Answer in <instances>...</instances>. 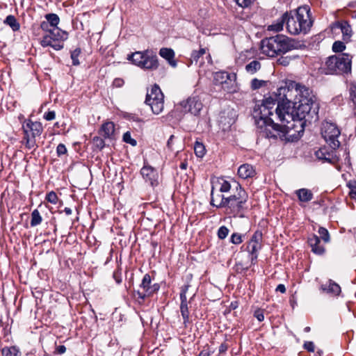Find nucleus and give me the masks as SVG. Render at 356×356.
Returning a JSON list of instances; mask_svg holds the SVG:
<instances>
[{
	"mask_svg": "<svg viewBox=\"0 0 356 356\" xmlns=\"http://www.w3.org/2000/svg\"><path fill=\"white\" fill-rule=\"evenodd\" d=\"M25 136L24 139L26 140V147L29 149H32L35 146V138H30L28 130H24Z\"/></svg>",
	"mask_w": 356,
	"mask_h": 356,
	"instance_id": "37",
	"label": "nucleus"
},
{
	"mask_svg": "<svg viewBox=\"0 0 356 356\" xmlns=\"http://www.w3.org/2000/svg\"><path fill=\"white\" fill-rule=\"evenodd\" d=\"M213 188H212V190H211V202H210V204L211 205H212L213 207H216L217 208H225V207H220V206H218V203L220 202V197H218V195H222L221 194H217L216 195H214L213 194Z\"/></svg>",
	"mask_w": 356,
	"mask_h": 356,
	"instance_id": "36",
	"label": "nucleus"
},
{
	"mask_svg": "<svg viewBox=\"0 0 356 356\" xmlns=\"http://www.w3.org/2000/svg\"><path fill=\"white\" fill-rule=\"evenodd\" d=\"M251 242L257 243L261 244L262 242V233L261 231H256L251 239L250 240Z\"/></svg>",
	"mask_w": 356,
	"mask_h": 356,
	"instance_id": "45",
	"label": "nucleus"
},
{
	"mask_svg": "<svg viewBox=\"0 0 356 356\" xmlns=\"http://www.w3.org/2000/svg\"><path fill=\"white\" fill-rule=\"evenodd\" d=\"M140 174L147 182L154 186L156 182L157 174L154 168L148 165H144L140 170Z\"/></svg>",
	"mask_w": 356,
	"mask_h": 356,
	"instance_id": "14",
	"label": "nucleus"
},
{
	"mask_svg": "<svg viewBox=\"0 0 356 356\" xmlns=\"http://www.w3.org/2000/svg\"><path fill=\"white\" fill-rule=\"evenodd\" d=\"M337 26L339 27L343 34V39L344 40H349L352 35V29L350 25L346 21L338 22Z\"/></svg>",
	"mask_w": 356,
	"mask_h": 356,
	"instance_id": "23",
	"label": "nucleus"
},
{
	"mask_svg": "<svg viewBox=\"0 0 356 356\" xmlns=\"http://www.w3.org/2000/svg\"><path fill=\"white\" fill-rule=\"evenodd\" d=\"M237 5L243 8L250 6L255 0H234Z\"/></svg>",
	"mask_w": 356,
	"mask_h": 356,
	"instance_id": "47",
	"label": "nucleus"
},
{
	"mask_svg": "<svg viewBox=\"0 0 356 356\" xmlns=\"http://www.w3.org/2000/svg\"><path fill=\"white\" fill-rule=\"evenodd\" d=\"M220 86L223 90L228 93L238 92L239 88L236 82V74L235 73H231L229 79H226V81L223 82Z\"/></svg>",
	"mask_w": 356,
	"mask_h": 356,
	"instance_id": "15",
	"label": "nucleus"
},
{
	"mask_svg": "<svg viewBox=\"0 0 356 356\" xmlns=\"http://www.w3.org/2000/svg\"><path fill=\"white\" fill-rule=\"evenodd\" d=\"M286 25L292 35L307 33L312 25L308 6H300L296 10L285 13Z\"/></svg>",
	"mask_w": 356,
	"mask_h": 356,
	"instance_id": "3",
	"label": "nucleus"
},
{
	"mask_svg": "<svg viewBox=\"0 0 356 356\" xmlns=\"http://www.w3.org/2000/svg\"><path fill=\"white\" fill-rule=\"evenodd\" d=\"M270 96L276 99V104L280 102L290 106L297 118H305L309 123L318 119V105L309 97V90L305 86L289 81Z\"/></svg>",
	"mask_w": 356,
	"mask_h": 356,
	"instance_id": "2",
	"label": "nucleus"
},
{
	"mask_svg": "<svg viewBox=\"0 0 356 356\" xmlns=\"http://www.w3.org/2000/svg\"><path fill=\"white\" fill-rule=\"evenodd\" d=\"M56 351L58 354H63L66 351V347L63 345H60L57 347Z\"/></svg>",
	"mask_w": 356,
	"mask_h": 356,
	"instance_id": "61",
	"label": "nucleus"
},
{
	"mask_svg": "<svg viewBox=\"0 0 356 356\" xmlns=\"http://www.w3.org/2000/svg\"><path fill=\"white\" fill-rule=\"evenodd\" d=\"M308 243L314 253L319 255L324 253L325 248L322 245H321V240L318 236L313 234L309 236L308 238Z\"/></svg>",
	"mask_w": 356,
	"mask_h": 356,
	"instance_id": "17",
	"label": "nucleus"
},
{
	"mask_svg": "<svg viewBox=\"0 0 356 356\" xmlns=\"http://www.w3.org/2000/svg\"><path fill=\"white\" fill-rule=\"evenodd\" d=\"M255 174V170L253 166L248 163L241 165L238 169V176L244 179L253 177Z\"/></svg>",
	"mask_w": 356,
	"mask_h": 356,
	"instance_id": "18",
	"label": "nucleus"
},
{
	"mask_svg": "<svg viewBox=\"0 0 356 356\" xmlns=\"http://www.w3.org/2000/svg\"><path fill=\"white\" fill-rule=\"evenodd\" d=\"M123 140L125 143L131 145L132 146H136L137 144L136 140L131 138V134L129 131H127L126 133L124 134Z\"/></svg>",
	"mask_w": 356,
	"mask_h": 356,
	"instance_id": "43",
	"label": "nucleus"
},
{
	"mask_svg": "<svg viewBox=\"0 0 356 356\" xmlns=\"http://www.w3.org/2000/svg\"><path fill=\"white\" fill-rule=\"evenodd\" d=\"M319 238L322 239L325 243H327L330 241V235L328 231L323 227H320L318 229Z\"/></svg>",
	"mask_w": 356,
	"mask_h": 356,
	"instance_id": "40",
	"label": "nucleus"
},
{
	"mask_svg": "<svg viewBox=\"0 0 356 356\" xmlns=\"http://www.w3.org/2000/svg\"><path fill=\"white\" fill-rule=\"evenodd\" d=\"M189 286L188 285H184L181 287V293H180V300L182 302H184L187 300L186 298V293L188 290Z\"/></svg>",
	"mask_w": 356,
	"mask_h": 356,
	"instance_id": "50",
	"label": "nucleus"
},
{
	"mask_svg": "<svg viewBox=\"0 0 356 356\" xmlns=\"http://www.w3.org/2000/svg\"><path fill=\"white\" fill-rule=\"evenodd\" d=\"M44 17L52 29L58 28V24L60 22V18L58 15L55 13H49L45 15Z\"/></svg>",
	"mask_w": 356,
	"mask_h": 356,
	"instance_id": "27",
	"label": "nucleus"
},
{
	"mask_svg": "<svg viewBox=\"0 0 356 356\" xmlns=\"http://www.w3.org/2000/svg\"><path fill=\"white\" fill-rule=\"evenodd\" d=\"M3 23L9 26L13 31H17L20 29V24L14 15H8L4 19Z\"/></svg>",
	"mask_w": 356,
	"mask_h": 356,
	"instance_id": "25",
	"label": "nucleus"
},
{
	"mask_svg": "<svg viewBox=\"0 0 356 356\" xmlns=\"http://www.w3.org/2000/svg\"><path fill=\"white\" fill-rule=\"evenodd\" d=\"M322 136L330 147L336 149L340 145L338 138L340 136V131L335 124L326 122L323 124Z\"/></svg>",
	"mask_w": 356,
	"mask_h": 356,
	"instance_id": "10",
	"label": "nucleus"
},
{
	"mask_svg": "<svg viewBox=\"0 0 356 356\" xmlns=\"http://www.w3.org/2000/svg\"><path fill=\"white\" fill-rule=\"evenodd\" d=\"M102 134L106 138H111L115 132V125L112 122H107L102 125L101 130Z\"/></svg>",
	"mask_w": 356,
	"mask_h": 356,
	"instance_id": "21",
	"label": "nucleus"
},
{
	"mask_svg": "<svg viewBox=\"0 0 356 356\" xmlns=\"http://www.w3.org/2000/svg\"><path fill=\"white\" fill-rule=\"evenodd\" d=\"M174 138V136L172 135L170 136V137L169 138L168 142H167V145L168 146V147H171V144L172 143V140Z\"/></svg>",
	"mask_w": 356,
	"mask_h": 356,
	"instance_id": "63",
	"label": "nucleus"
},
{
	"mask_svg": "<svg viewBox=\"0 0 356 356\" xmlns=\"http://www.w3.org/2000/svg\"><path fill=\"white\" fill-rule=\"evenodd\" d=\"M56 118V113L54 111H48L47 113H45L44 115V118L47 120H53Z\"/></svg>",
	"mask_w": 356,
	"mask_h": 356,
	"instance_id": "55",
	"label": "nucleus"
},
{
	"mask_svg": "<svg viewBox=\"0 0 356 356\" xmlns=\"http://www.w3.org/2000/svg\"><path fill=\"white\" fill-rule=\"evenodd\" d=\"M159 54L161 57L166 59L170 65L175 67L176 62L173 60L175 57V52L172 49L161 48L159 51Z\"/></svg>",
	"mask_w": 356,
	"mask_h": 356,
	"instance_id": "20",
	"label": "nucleus"
},
{
	"mask_svg": "<svg viewBox=\"0 0 356 356\" xmlns=\"http://www.w3.org/2000/svg\"><path fill=\"white\" fill-rule=\"evenodd\" d=\"M180 312L184 319V324L186 325L189 322V312L187 300L184 302L181 301Z\"/></svg>",
	"mask_w": 356,
	"mask_h": 356,
	"instance_id": "28",
	"label": "nucleus"
},
{
	"mask_svg": "<svg viewBox=\"0 0 356 356\" xmlns=\"http://www.w3.org/2000/svg\"><path fill=\"white\" fill-rule=\"evenodd\" d=\"M254 316L255 318H257V319L259 322H261V321H263L264 320V314H263L262 311H261V310H256L254 312Z\"/></svg>",
	"mask_w": 356,
	"mask_h": 356,
	"instance_id": "57",
	"label": "nucleus"
},
{
	"mask_svg": "<svg viewBox=\"0 0 356 356\" xmlns=\"http://www.w3.org/2000/svg\"><path fill=\"white\" fill-rule=\"evenodd\" d=\"M180 106L183 108L184 112H188L194 115H199L202 108V102L196 97H189L186 101H182Z\"/></svg>",
	"mask_w": 356,
	"mask_h": 356,
	"instance_id": "12",
	"label": "nucleus"
},
{
	"mask_svg": "<svg viewBox=\"0 0 356 356\" xmlns=\"http://www.w3.org/2000/svg\"><path fill=\"white\" fill-rule=\"evenodd\" d=\"M231 189V184L226 180H222L220 183V191L221 193H226L229 191Z\"/></svg>",
	"mask_w": 356,
	"mask_h": 356,
	"instance_id": "48",
	"label": "nucleus"
},
{
	"mask_svg": "<svg viewBox=\"0 0 356 356\" xmlns=\"http://www.w3.org/2000/svg\"><path fill=\"white\" fill-rule=\"evenodd\" d=\"M346 48V46L343 42L336 41L334 42L332 45V51L334 52L338 53L343 51Z\"/></svg>",
	"mask_w": 356,
	"mask_h": 356,
	"instance_id": "41",
	"label": "nucleus"
},
{
	"mask_svg": "<svg viewBox=\"0 0 356 356\" xmlns=\"http://www.w3.org/2000/svg\"><path fill=\"white\" fill-rule=\"evenodd\" d=\"M231 73L227 72L220 71L217 72L214 74L213 81L216 85L221 86L223 82L226 81V79H229Z\"/></svg>",
	"mask_w": 356,
	"mask_h": 356,
	"instance_id": "26",
	"label": "nucleus"
},
{
	"mask_svg": "<svg viewBox=\"0 0 356 356\" xmlns=\"http://www.w3.org/2000/svg\"><path fill=\"white\" fill-rule=\"evenodd\" d=\"M206 54V49L205 48H200L199 50H194L193 51L191 56V63H195L197 64L200 59Z\"/></svg>",
	"mask_w": 356,
	"mask_h": 356,
	"instance_id": "29",
	"label": "nucleus"
},
{
	"mask_svg": "<svg viewBox=\"0 0 356 356\" xmlns=\"http://www.w3.org/2000/svg\"><path fill=\"white\" fill-rule=\"evenodd\" d=\"M81 50L80 48H76L74 50L71 51V59L72 60V64L74 65H79V56L81 54Z\"/></svg>",
	"mask_w": 356,
	"mask_h": 356,
	"instance_id": "35",
	"label": "nucleus"
},
{
	"mask_svg": "<svg viewBox=\"0 0 356 356\" xmlns=\"http://www.w3.org/2000/svg\"><path fill=\"white\" fill-rule=\"evenodd\" d=\"M235 189V192L228 197L218 195L220 201L218 206L225 207L228 214L243 217L242 213L247 209L248 195L238 183L236 184Z\"/></svg>",
	"mask_w": 356,
	"mask_h": 356,
	"instance_id": "5",
	"label": "nucleus"
},
{
	"mask_svg": "<svg viewBox=\"0 0 356 356\" xmlns=\"http://www.w3.org/2000/svg\"><path fill=\"white\" fill-rule=\"evenodd\" d=\"M127 59L144 70H154L159 67L158 57L153 50L136 51L128 55Z\"/></svg>",
	"mask_w": 356,
	"mask_h": 356,
	"instance_id": "7",
	"label": "nucleus"
},
{
	"mask_svg": "<svg viewBox=\"0 0 356 356\" xmlns=\"http://www.w3.org/2000/svg\"><path fill=\"white\" fill-rule=\"evenodd\" d=\"M278 63L284 66H286L289 63V59L287 57H281L278 59Z\"/></svg>",
	"mask_w": 356,
	"mask_h": 356,
	"instance_id": "58",
	"label": "nucleus"
},
{
	"mask_svg": "<svg viewBox=\"0 0 356 356\" xmlns=\"http://www.w3.org/2000/svg\"><path fill=\"white\" fill-rule=\"evenodd\" d=\"M212 353V351L210 350L209 346H206L204 349L200 351L197 356H210Z\"/></svg>",
	"mask_w": 356,
	"mask_h": 356,
	"instance_id": "56",
	"label": "nucleus"
},
{
	"mask_svg": "<svg viewBox=\"0 0 356 356\" xmlns=\"http://www.w3.org/2000/svg\"><path fill=\"white\" fill-rule=\"evenodd\" d=\"M304 348L309 352H314L315 346L312 341H306L304 343Z\"/></svg>",
	"mask_w": 356,
	"mask_h": 356,
	"instance_id": "54",
	"label": "nucleus"
},
{
	"mask_svg": "<svg viewBox=\"0 0 356 356\" xmlns=\"http://www.w3.org/2000/svg\"><path fill=\"white\" fill-rule=\"evenodd\" d=\"M321 289L327 293H332L335 296H337L341 292L340 286L333 282L332 280H329L328 282L325 284H323L321 286Z\"/></svg>",
	"mask_w": 356,
	"mask_h": 356,
	"instance_id": "19",
	"label": "nucleus"
},
{
	"mask_svg": "<svg viewBox=\"0 0 356 356\" xmlns=\"http://www.w3.org/2000/svg\"><path fill=\"white\" fill-rule=\"evenodd\" d=\"M145 103L151 107L154 114H160L164 108V95L157 84L147 90Z\"/></svg>",
	"mask_w": 356,
	"mask_h": 356,
	"instance_id": "9",
	"label": "nucleus"
},
{
	"mask_svg": "<svg viewBox=\"0 0 356 356\" xmlns=\"http://www.w3.org/2000/svg\"><path fill=\"white\" fill-rule=\"evenodd\" d=\"M296 47L297 42L294 40L282 34L264 38L261 42V52L270 57L285 54Z\"/></svg>",
	"mask_w": 356,
	"mask_h": 356,
	"instance_id": "4",
	"label": "nucleus"
},
{
	"mask_svg": "<svg viewBox=\"0 0 356 356\" xmlns=\"http://www.w3.org/2000/svg\"><path fill=\"white\" fill-rule=\"evenodd\" d=\"M68 38L67 32L59 28H54L49 33H45L41 40L40 44L43 47H51L56 51L61 50L63 47V42Z\"/></svg>",
	"mask_w": 356,
	"mask_h": 356,
	"instance_id": "8",
	"label": "nucleus"
},
{
	"mask_svg": "<svg viewBox=\"0 0 356 356\" xmlns=\"http://www.w3.org/2000/svg\"><path fill=\"white\" fill-rule=\"evenodd\" d=\"M194 151L198 157H202L205 152V148L202 143L196 142L194 145Z\"/></svg>",
	"mask_w": 356,
	"mask_h": 356,
	"instance_id": "34",
	"label": "nucleus"
},
{
	"mask_svg": "<svg viewBox=\"0 0 356 356\" xmlns=\"http://www.w3.org/2000/svg\"><path fill=\"white\" fill-rule=\"evenodd\" d=\"M1 353L3 356H19V350L16 346L4 347Z\"/></svg>",
	"mask_w": 356,
	"mask_h": 356,
	"instance_id": "31",
	"label": "nucleus"
},
{
	"mask_svg": "<svg viewBox=\"0 0 356 356\" xmlns=\"http://www.w3.org/2000/svg\"><path fill=\"white\" fill-rule=\"evenodd\" d=\"M352 57L348 54L334 55L328 57L322 67L325 74H338L350 72Z\"/></svg>",
	"mask_w": 356,
	"mask_h": 356,
	"instance_id": "6",
	"label": "nucleus"
},
{
	"mask_svg": "<svg viewBox=\"0 0 356 356\" xmlns=\"http://www.w3.org/2000/svg\"><path fill=\"white\" fill-rule=\"evenodd\" d=\"M124 84V81L123 79H115L114 81H113V85L115 86V87H118V88H120L121 86H122Z\"/></svg>",
	"mask_w": 356,
	"mask_h": 356,
	"instance_id": "59",
	"label": "nucleus"
},
{
	"mask_svg": "<svg viewBox=\"0 0 356 356\" xmlns=\"http://www.w3.org/2000/svg\"><path fill=\"white\" fill-rule=\"evenodd\" d=\"M56 152L58 156L65 154L67 152V148L65 145L60 143L56 147Z\"/></svg>",
	"mask_w": 356,
	"mask_h": 356,
	"instance_id": "52",
	"label": "nucleus"
},
{
	"mask_svg": "<svg viewBox=\"0 0 356 356\" xmlns=\"http://www.w3.org/2000/svg\"><path fill=\"white\" fill-rule=\"evenodd\" d=\"M298 200L302 202H308L313 199V193L307 188H300L296 191Z\"/></svg>",
	"mask_w": 356,
	"mask_h": 356,
	"instance_id": "22",
	"label": "nucleus"
},
{
	"mask_svg": "<svg viewBox=\"0 0 356 356\" xmlns=\"http://www.w3.org/2000/svg\"><path fill=\"white\" fill-rule=\"evenodd\" d=\"M92 144L95 148L102 149L105 146L104 139L99 136H95L92 139Z\"/></svg>",
	"mask_w": 356,
	"mask_h": 356,
	"instance_id": "38",
	"label": "nucleus"
},
{
	"mask_svg": "<svg viewBox=\"0 0 356 356\" xmlns=\"http://www.w3.org/2000/svg\"><path fill=\"white\" fill-rule=\"evenodd\" d=\"M23 129L24 131L29 129L31 133L32 138L40 136L43 131V127L41 122H33L30 120L25 122V124L23 125Z\"/></svg>",
	"mask_w": 356,
	"mask_h": 356,
	"instance_id": "16",
	"label": "nucleus"
},
{
	"mask_svg": "<svg viewBox=\"0 0 356 356\" xmlns=\"http://www.w3.org/2000/svg\"><path fill=\"white\" fill-rule=\"evenodd\" d=\"M42 218L38 209H34L31 213V226L35 227L42 222Z\"/></svg>",
	"mask_w": 356,
	"mask_h": 356,
	"instance_id": "32",
	"label": "nucleus"
},
{
	"mask_svg": "<svg viewBox=\"0 0 356 356\" xmlns=\"http://www.w3.org/2000/svg\"><path fill=\"white\" fill-rule=\"evenodd\" d=\"M290 106L276 104V99L269 96L256 105L252 117L261 136L268 138H280L282 140L293 141L299 138L309 120L297 118L291 112Z\"/></svg>",
	"mask_w": 356,
	"mask_h": 356,
	"instance_id": "1",
	"label": "nucleus"
},
{
	"mask_svg": "<svg viewBox=\"0 0 356 356\" xmlns=\"http://www.w3.org/2000/svg\"><path fill=\"white\" fill-rule=\"evenodd\" d=\"M247 248L251 254V261L253 262L254 260L257 259V252L261 248V244L249 241Z\"/></svg>",
	"mask_w": 356,
	"mask_h": 356,
	"instance_id": "24",
	"label": "nucleus"
},
{
	"mask_svg": "<svg viewBox=\"0 0 356 356\" xmlns=\"http://www.w3.org/2000/svg\"><path fill=\"white\" fill-rule=\"evenodd\" d=\"M267 83V81L259 80L257 79H254L251 81V88L252 90L259 89L263 86H265Z\"/></svg>",
	"mask_w": 356,
	"mask_h": 356,
	"instance_id": "39",
	"label": "nucleus"
},
{
	"mask_svg": "<svg viewBox=\"0 0 356 356\" xmlns=\"http://www.w3.org/2000/svg\"><path fill=\"white\" fill-rule=\"evenodd\" d=\"M46 200L51 204H56L58 201V196L55 192L51 191L47 194Z\"/></svg>",
	"mask_w": 356,
	"mask_h": 356,
	"instance_id": "44",
	"label": "nucleus"
},
{
	"mask_svg": "<svg viewBox=\"0 0 356 356\" xmlns=\"http://www.w3.org/2000/svg\"><path fill=\"white\" fill-rule=\"evenodd\" d=\"M227 345L222 343L219 347V352L224 353L227 350Z\"/></svg>",
	"mask_w": 356,
	"mask_h": 356,
	"instance_id": "62",
	"label": "nucleus"
},
{
	"mask_svg": "<svg viewBox=\"0 0 356 356\" xmlns=\"http://www.w3.org/2000/svg\"><path fill=\"white\" fill-rule=\"evenodd\" d=\"M230 241L233 244L238 245L242 243L241 235L238 233H234L230 238Z\"/></svg>",
	"mask_w": 356,
	"mask_h": 356,
	"instance_id": "49",
	"label": "nucleus"
},
{
	"mask_svg": "<svg viewBox=\"0 0 356 356\" xmlns=\"http://www.w3.org/2000/svg\"><path fill=\"white\" fill-rule=\"evenodd\" d=\"M348 187L350 190V194L352 196V197H356V181L350 182L348 184Z\"/></svg>",
	"mask_w": 356,
	"mask_h": 356,
	"instance_id": "51",
	"label": "nucleus"
},
{
	"mask_svg": "<svg viewBox=\"0 0 356 356\" xmlns=\"http://www.w3.org/2000/svg\"><path fill=\"white\" fill-rule=\"evenodd\" d=\"M286 24L285 14H284L280 19L277 20V22L269 26L268 30L280 31L283 29L284 24Z\"/></svg>",
	"mask_w": 356,
	"mask_h": 356,
	"instance_id": "30",
	"label": "nucleus"
},
{
	"mask_svg": "<svg viewBox=\"0 0 356 356\" xmlns=\"http://www.w3.org/2000/svg\"><path fill=\"white\" fill-rule=\"evenodd\" d=\"M350 97L353 102L354 105L356 106V84L352 83L350 86Z\"/></svg>",
	"mask_w": 356,
	"mask_h": 356,
	"instance_id": "46",
	"label": "nucleus"
},
{
	"mask_svg": "<svg viewBox=\"0 0 356 356\" xmlns=\"http://www.w3.org/2000/svg\"><path fill=\"white\" fill-rule=\"evenodd\" d=\"M151 276L147 273L143 276L140 288L141 290H138L136 293L138 298L141 300H145L147 297L153 295L159 291V285L158 284H152Z\"/></svg>",
	"mask_w": 356,
	"mask_h": 356,
	"instance_id": "11",
	"label": "nucleus"
},
{
	"mask_svg": "<svg viewBox=\"0 0 356 356\" xmlns=\"http://www.w3.org/2000/svg\"><path fill=\"white\" fill-rule=\"evenodd\" d=\"M40 28L42 31H45L46 33H49V31L52 30V27L49 24L47 21H43L40 23Z\"/></svg>",
	"mask_w": 356,
	"mask_h": 356,
	"instance_id": "53",
	"label": "nucleus"
},
{
	"mask_svg": "<svg viewBox=\"0 0 356 356\" xmlns=\"http://www.w3.org/2000/svg\"><path fill=\"white\" fill-rule=\"evenodd\" d=\"M261 68V64L257 60H252L245 66L246 71L250 74H254Z\"/></svg>",
	"mask_w": 356,
	"mask_h": 356,
	"instance_id": "33",
	"label": "nucleus"
},
{
	"mask_svg": "<svg viewBox=\"0 0 356 356\" xmlns=\"http://www.w3.org/2000/svg\"><path fill=\"white\" fill-rule=\"evenodd\" d=\"M180 168L182 170H186L187 168V163L186 162H182L180 164Z\"/></svg>",
	"mask_w": 356,
	"mask_h": 356,
	"instance_id": "64",
	"label": "nucleus"
},
{
	"mask_svg": "<svg viewBox=\"0 0 356 356\" xmlns=\"http://www.w3.org/2000/svg\"><path fill=\"white\" fill-rule=\"evenodd\" d=\"M334 150L332 149L329 151L326 147H321L315 152V156L318 160L322 161L323 163H334L337 161Z\"/></svg>",
	"mask_w": 356,
	"mask_h": 356,
	"instance_id": "13",
	"label": "nucleus"
},
{
	"mask_svg": "<svg viewBox=\"0 0 356 356\" xmlns=\"http://www.w3.org/2000/svg\"><path fill=\"white\" fill-rule=\"evenodd\" d=\"M229 229L225 226H221L218 231V236L220 239H225L228 234H229Z\"/></svg>",
	"mask_w": 356,
	"mask_h": 356,
	"instance_id": "42",
	"label": "nucleus"
},
{
	"mask_svg": "<svg viewBox=\"0 0 356 356\" xmlns=\"http://www.w3.org/2000/svg\"><path fill=\"white\" fill-rule=\"evenodd\" d=\"M276 291H279L282 293H284L286 292L285 286L282 284H280L279 285H277V286L276 288Z\"/></svg>",
	"mask_w": 356,
	"mask_h": 356,
	"instance_id": "60",
	"label": "nucleus"
}]
</instances>
